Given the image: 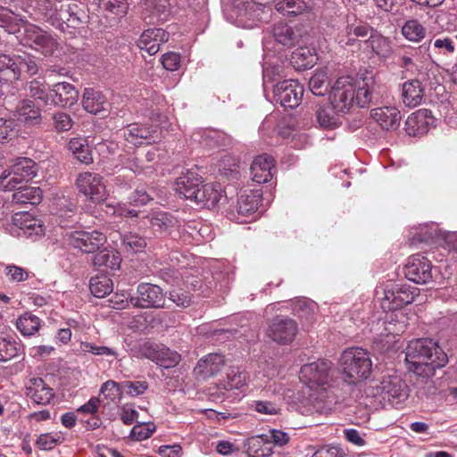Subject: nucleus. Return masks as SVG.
I'll return each mask as SVG.
<instances>
[{
	"instance_id": "f257e3e1",
	"label": "nucleus",
	"mask_w": 457,
	"mask_h": 457,
	"mask_svg": "<svg viewBox=\"0 0 457 457\" xmlns=\"http://www.w3.org/2000/svg\"><path fill=\"white\" fill-rule=\"evenodd\" d=\"M6 169L0 176V189L4 191L17 190L12 201L36 204L40 200L38 187H28L25 184L36 176V164L29 158L4 161Z\"/></svg>"
},
{
	"instance_id": "f03ea898",
	"label": "nucleus",
	"mask_w": 457,
	"mask_h": 457,
	"mask_svg": "<svg viewBox=\"0 0 457 457\" xmlns=\"http://www.w3.org/2000/svg\"><path fill=\"white\" fill-rule=\"evenodd\" d=\"M404 354L408 369L423 377L433 376L436 368L447 362V355L429 339L411 341Z\"/></svg>"
},
{
	"instance_id": "7ed1b4c3",
	"label": "nucleus",
	"mask_w": 457,
	"mask_h": 457,
	"mask_svg": "<svg viewBox=\"0 0 457 457\" xmlns=\"http://www.w3.org/2000/svg\"><path fill=\"white\" fill-rule=\"evenodd\" d=\"M330 362L319 360L302 367L300 371V380L306 386L309 397L312 401H322L326 391L325 386L328 384L332 378L330 370Z\"/></svg>"
},
{
	"instance_id": "20e7f679",
	"label": "nucleus",
	"mask_w": 457,
	"mask_h": 457,
	"mask_svg": "<svg viewBox=\"0 0 457 457\" xmlns=\"http://www.w3.org/2000/svg\"><path fill=\"white\" fill-rule=\"evenodd\" d=\"M371 366L369 353L359 347L345 350L339 360L343 379L349 384H355L367 378L370 374Z\"/></svg>"
},
{
	"instance_id": "39448f33",
	"label": "nucleus",
	"mask_w": 457,
	"mask_h": 457,
	"mask_svg": "<svg viewBox=\"0 0 457 457\" xmlns=\"http://www.w3.org/2000/svg\"><path fill=\"white\" fill-rule=\"evenodd\" d=\"M413 293H409L406 289L402 287H395L392 289H386L385 291V296L382 299V308L386 311H394L390 316V321L386 330L388 333L399 334L403 332L405 325L401 320L404 318V313L400 309L403 304L411 303L413 301Z\"/></svg>"
},
{
	"instance_id": "423d86ee",
	"label": "nucleus",
	"mask_w": 457,
	"mask_h": 457,
	"mask_svg": "<svg viewBox=\"0 0 457 457\" xmlns=\"http://www.w3.org/2000/svg\"><path fill=\"white\" fill-rule=\"evenodd\" d=\"M355 81L350 77L339 78L332 87L330 103L334 112H346L354 104Z\"/></svg>"
},
{
	"instance_id": "0eeeda50",
	"label": "nucleus",
	"mask_w": 457,
	"mask_h": 457,
	"mask_svg": "<svg viewBox=\"0 0 457 457\" xmlns=\"http://www.w3.org/2000/svg\"><path fill=\"white\" fill-rule=\"evenodd\" d=\"M377 394L393 406L397 407L407 400L409 393L407 385L395 375L384 377L376 385Z\"/></svg>"
},
{
	"instance_id": "6e6552de",
	"label": "nucleus",
	"mask_w": 457,
	"mask_h": 457,
	"mask_svg": "<svg viewBox=\"0 0 457 457\" xmlns=\"http://www.w3.org/2000/svg\"><path fill=\"white\" fill-rule=\"evenodd\" d=\"M66 237L71 245L86 253L99 250L106 243V237L96 230H72L67 231Z\"/></svg>"
},
{
	"instance_id": "1a4fd4ad",
	"label": "nucleus",
	"mask_w": 457,
	"mask_h": 457,
	"mask_svg": "<svg viewBox=\"0 0 457 457\" xmlns=\"http://www.w3.org/2000/svg\"><path fill=\"white\" fill-rule=\"evenodd\" d=\"M76 185L80 193L93 202H102L106 197L105 186L102 178L96 173L83 172L78 176Z\"/></svg>"
},
{
	"instance_id": "9d476101",
	"label": "nucleus",
	"mask_w": 457,
	"mask_h": 457,
	"mask_svg": "<svg viewBox=\"0 0 457 457\" xmlns=\"http://www.w3.org/2000/svg\"><path fill=\"white\" fill-rule=\"evenodd\" d=\"M131 303L136 307L160 308L165 305L162 289L153 284H141L137 287V296L130 298Z\"/></svg>"
},
{
	"instance_id": "9b49d317",
	"label": "nucleus",
	"mask_w": 457,
	"mask_h": 457,
	"mask_svg": "<svg viewBox=\"0 0 457 457\" xmlns=\"http://www.w3.org/2000/svg\"><path fill=\"white\" fill-rule=\"evenodd\" d=\"M303 94V87L295 80H284L276 85L274 97L286 108L296 107Z\"/></svg>"
},
{
	"instance_id": "f8f14e48",
	"label": "nucleus",
	"mask_w": 457,
	"mask_h": 457,
	"mask_svg": "<svg viewBox=\"0 0 457 457\" xmlns=\"http://www.w3.org/2000/svg\"><path fill=\"white\" fill-rule=\"evenodd\" d=\"M405 276L417 284L428 283L433 277L429 261L419 254L411 256L405 266Z\"/></svg>"
},
{
	"instance_id": "ddd939ff",
	"label": "nucleus",
	"mask_w": 457,
	"mask_h": 457,
	"mask_svg": "<svg viewBox=\"0 0 457 457\" xmlns=\"http://www.w3.org/2000/svg\"><path fill=\"white\" fill-rule=\"evenodd\" d=\"M296 331V323L293 320L276 318L270 324L267 334L277 343L288 344L295 338Z\"/></svg>"
},
{
	"instance_id": "4468645a",
	"label": "nucleus",
	"mask_w": 457,
	"mask_h": 457,
	"mask_svg": "<svg viewBox=\"0 0 457 457\" xmlns=\"http://www.w3.org/2000/svg\"><path fill=\"white\" fill-rule=\"evenodd\" d=\"M125 140L133 145H139L144 143L151 144L159 138V131L154 128L145 125L131 124L123 131Z\"/></svg>"
},
{
	"instance_id": "2eb2a0df",
	"label": "nucleus",
	"mask_w": 457,
	"mask_h": 457,
	"mask_svg": "<svg viewBox=\"0 0 457 457\" xmlns=\"http://www.w3.org/2000/svg\"><path fill=\"white\" fill-rule=\"evenodd\" d=\"M194 201L209 209L216 207L221 201H225L220 184L208 183L200 185L196 195H194Z\"/></svg>"
},
{
	"instance_id": "dca6fc26",
	"label": "nucleus",
	"mask_w": 457,
	"mask_h": 457,
	"mask_svg": "<svg viewBox=\"0 0 457 457\" xmlns=\"http://www.w3.org/2000/svg\"><path fill=\"white\" fill-rule=\"evenodd\" d=\"M12 221L28 237L36 239L44 234L42 220L29 212H16L12 217Z\"/></svg>"
},
{
	"instance_id": "f3484780",
	"label": "nucleus",
	"mask_w": 457,
	"mask_h": 457,
	"mask_svg": "<svg viewBox=\"0 0 457 457\" xmlns=\"http://www.w3.org/2000/svg\"><path fill=\"white\" fill-rule=\"evenodd\" d=\"M143 354L157 362L161 366L170 368L179 362L180 356L176 352L170 351L169 348L160 346L154 344L146 345Z\"/></svg>"
},
{
	"instance_id": "a211bd4d",
	"label": "nucleus",
	"mask_w": 457,
	"mask_h": 457,
	"mask_svg": "<svg viewBox=\"0 0 457 457\" xmlns=\"http://www.w3.org/2000/svg\"><path fill=\"white\" fill-rule=\"evenodd\" d=\"M168 37L169 34L162 29H148L140 36L137 46L150 55H154L159 51L160 45L168 41Z\"/></svg>"
},
{
	"instance_id": "6ab92c4d",
	"label": "nucleus",
	"mask_w": 457,
	"mask_h": 457,
	"mask_svg": "<svg viewBox=\"0 0 457 457\" xmlns=\"http://www.w3.org/2000/svg\"><path fill=\"white\" fill-rule=\"evenodd\" d=\"M79 92L69 83H57L51 89L49 104L72 105L78 101Z\"/></svg>"
},
{
	"instance_id": "aec40b11",
	"label": "nucleus",
	"mask_w": 457,
	"mask_h": 457,
	"mask_svg": "<svg viewBox=\"0 0 457 457\" xmlns=\"http://www.w3.org/2000/svg\"><path fill=\"white\" fill-rule=\"evenodd\" d=\"M433 118L430 112L420 109L411 113L406 120V130L409 135L419 136L427 133L428 127L432 125Z\"/></svg>"
},
{
	"instance_id": "412c9836",
	"label": "nucleus",
	"mask_w": 457,
	"mask_h": 457,
	"mask_svg": "<svg viewBox=\"0 0 457 457\" xmlns=\"http://www.w3.org/2000/svg\"><path fill=\"white\" fill-rule=\"evenodd\" d=\"M370 116L384 129H395L400 123V112L394 106L372 109Z\"/></svg>"
},
{
	"instance_id": "4be33fe9",
	"label": "nucleus",
	"mask_w": 457,
	"mask_h": 457,
	"mask_svg": "<svg viewBox=\"0 0 457 457\" xmlns=\"http://www.w3.org/2000/svg\"><path fill=\"white\" fill-rule=\"evenodd\" d=\"M273 158L268 154L256 157L251 165L253 180L265 183L272 177Z\"/></svg>"
},
{
	"instance_id": "5701e85b",
	"label": "nucleus",
	"mask_w": 457,
	"mask_h": 457,
	"mask_svg": "<svg viewBox=\"0 0 457 457\" xmlns=\"http://www.w3.org/2000/svg\"><path fill=\"white\" fill-rule=\"evenodd\" d=\"M201 184V178L195 171H187L181 175L176 181V191L186 198L194 201V195Z\"/></svg>"
},
{
	"instance_id": "b1692460",
	"label": "nucleus",
	"mask_w": 457,
	"mask_h": 457,
	"mask_svg": "<svg viewBox=\"0 0 457 457\" xmlns=\"http://www.w3.org/2000/svg\"><path fill=\"white\" fill-rule=\"evenodd\" d=\"M259 195L251 193L250 195L242 194L237 204V221L239 223L246 222V219L253 216L254 220L258 215Z\"/></svg>"
},
{
	"instance_id": "393cba45",
	"label": "nucleus",
	"mask_w": 457,
	"mask_h": 457,
	"mask_svg": "<svg viewBox=\"0 0 457 457\" xmlns=\"http://www.w3.org/2000/svg\"><path fill=\"white\" fill-rule=\"evenodd\" d=\"M106 99L104 96L93 88H85L82 95L83 108L93 114L105 111Z\"/></svg>"
},
{
	"instance_id": "a878e982",
	"label": "nucleus",
	"mask_w": 457,
	"mask_h": 457,
	"mask_svg": "<svg viewBox=\"0 0 457 457\" xmlns=\"http://www.w3.org/2000/svg\"><path fill=\"white\" fill-rule=\"evenodd\" d=\"M354 102L361 107L370 104L375 88V79L371 74L366 75L355 83Z\"/></svg>"
},
{
	"instance_id": "bb28decb",
	"label": "nucleus",
	"mask_w": 457,
	"mask_h": 457,
	"mask_svg": "<svg viewBox=\"0 0 457 457\" xmlns=\"http://www.w3.org/2000/svg\"><path fill=\"white\" fill-rule=\"evenodd\" d=\"M37 64L29 54L23 53L22 54H17L13 56L11 70L12 79H17L23 73L33 75L37 72Z\"/></svg>"
},
{
	"instance_id": "cd10ccee",
	"label": "nucleus",
	"mask_w": 457,
	"mask_h": 457,
	"mask_svg": "<svg viewBox=\"0 0 457 457\" xmlns=\"http://www.w3.org/2000/svg\"><path fill=\"white\" fill-rule=\"evenodd\" d=\"M28 395L38 404H46L53 397V392L42 378H33L27 388Z\"/></svg>"
},
{
	"instance_id": "c85d7f7f",
	"label": "nucleus",
	"mask_w": 457,
	"mask_h": 457,
	"mask_svg": "<svg viewBox=\"0 0 457 457\" xmlns=\"http://www.w3.org/2000/svg\"><path fill=\"white\" fill-rule=\"evenodd\" d=\"M29 33L28 37L37 50L46 55L54 52L56 43L50 35L39 29H34Z\"/></svg>"
},
{
	"instance_id": "c756f323",
	"label": "nucleus",
	"mask_w": 457,
	"mask_h": 457,
	"mask_svg": "<svg viewBox=\"0 0 457 457\" xmlns=\"http://www.w3.org/2000/svg\"><path fill=\"white\" fill-rule=\"evenodd\" d=\"M302 37L300 29L286 24H278L274 29V37L278 43L291 46L299 42Z\"/></svg>"
},
{
	"instance_id": "7c9ffc66",
	"label": "nucleus",
	"mask_w": 457,
	"mask_h": 457,
	"mask_svg": "<svg viewBox=\"0 0 457 457\" xmlns=\"http://www.w3.org/2000/svg\"><path fill=\"white\" fill-rule=\"evenodd\" d=\"M423 96V89L419 80H411L405 82L403 86V103L414 107L420 104Z\"/></svg>"
},
{
	"instance_id": "2f4dec72",
	"label": "nucleus",
	"mask_w": 457,
	"mask_h": 457,
	"mask_svg": "<svg viewBox=\"0 0 457 457\" xmlns=\"http://www.w3.org/2000/svg\"><path fill=\"white\" fill-rule=\"evenodd\" d=\"M94 265L115 270L120 267V257L113 249L104 248L99 251L93 260Z\"/></svg>"
},
{
	"instance_id": "473e14b6",
	"label": "nucleus",
	"mask_w": 457,
	"mask_h": 457,
	"mask_svg": "<svg viewBox=\"0 0 457 457\" xmlns=\"http://www.w3.org/2000/svg\"><path fill=\"white\" fill-rule=\"evenodd\" d=\"M224 363V359L221 355L214 353L209 354L204 359L199 361L197 366L195 368V372L200 376L212 375L220 370V367Z\"/></svg>"
},
{
	"instance_id": "72a5a7b5",
	"label": "nucleus",
	"mask_w": 457,
	"mask_h": 457,
	"mask_svg": "<svg viewBox=\"0 0 457 457\" xmlns=\"http://www.w3.org/2000/svg\"><path fill=\"white\" fill-rule=\"evenodd\" d=\"M402 34L409 41L420 42L426 35V29L419 21L410 19L403 25Z\"/></svg>"
},
{
	"instance_id": "f704fd0d",
	"label": "nucleus",
	"mask_w": 457,
	"mask_h": 457,
	"mask_svg": "<svg viewBox=\"0 0 457 457\" xmlns=\"http://www.w3.org/2000/svg\"><path fill=\"white\" fill-rule=\"evenodd\" d=\"M68 147L78 161L84 163L92 162L91 151L85 139L80 137L72 138L70 140Z\"/></svg>"
},
{
	"instance_id": "c9c22d12",
	"label": "nucleus",
	"mask_w": 457,
	"mask_h": 457,
	"mask_svg": "<svg viewBox=\"0 0 457 457\" xmlns=\"http://www.w3.org/2000/svg\"><path fill=\"white\" fill-rule=\"evenodd\" d=\"M315 62L316 57L308 47L295 49L291 56V62L296 69H306L312 66Z\"/></svg>"
},
{
	"instance_id": "e433bc0d",
	"label": "nucleus",
	"mask_w": 457,
	"mask_h": 457,
	"mask_svg": "<svg viewBox=\"0 0 457 457\" xmlns=\"http://www.w3.org/2000/svg\"><path fill=\"white\" fill-rule=\"evenodd\" d=\"M312 0H283L277 4V10L283 14H299L310 8Z\"/></svg>"
},
{
	"instance_id": "4c0bfd02",
	"label": "nucleus",
	"mask_w": 457,
	"mask_h": 457,
	"mask_svg": "<svg viewBox=\"0 0 457 457\" xmlns=\"http://www.w3.org/2000/svg\"><path fill=\"white\" fill-rule=\"evenodd\" d=\"M112 290V281L106 275L96 276L90 280V291L96 297H104Z\"/></svg>"
},
{
	"instance_id": "58836bf2",
	"label": "nucleus",
	"mask_w": 457,
	"mask_h": 457,
	"mask_svg": "<svg viewBox=\"0 0 457 457\" xmlns=\"http://www.w3.org/2000/svg\"><path fill=\"white\" fill-rule=\"evenodd\" d=\"M16 327L22 335L31 336L39 329L40 320L35 315L25 313L17 320Z\"/></svg>"
},
{
	"instance_id": "ea45409f",
	"label": "nucleus",
	"mask_w": 457,
	"mask_h": 457,
	"mask_svg": "<svg viewBox=\"0 0 457 457\" xmlns=\"http://www.w3.org/2000/svg\"><path fill=\"white\" fill-rule=\"evenodd\" d=\"M311 91L317 96L323 95L327 92L329 80L326 71H320L316 72L310 79L309 82Z\"/></svg>"
},
{
	"instance_id": "a19ab883",
	"label": "nucleus",
	"mask_w": 457,
	"mask_h": 457,
	"mask_svg": "<svg viewBox=\"0 0 457 457\" xmlns=\"http://www.w3.org/2000/svg\"><path fill=\"white\" fill-rule=\"evenodd\" d=\"M316 118L319 125L322 128L332 129L338 124L337 115L329 107H319L316 112Z\"/></svg>"
},
{
	"instance_id": "79ce46f5",
	"label": "nucleus",
	"mask_w": 457,
	"mask_h": 457,
	"mask_svg": "<svg viewBox=\"0 0 457 457\" xmlns=\"http://www.w3.org/2000/svg\"><path fill=\"white\" fill-rule=\"evenodd\" d=\"M368 44L378 55L382 57H386L391 52L389 41L380 35H370Z\"/></svg>"
},
{
	"instance_id": "37998d69",
	"label": "nucleus",
	"mask_w": 457,
	"mask_h": 457,
	"mask_svg": "<svg viewBox=\"0 0 457 457\" xmlns=\"http://www.w3.org/2000/svg\"><path fill=\"white\" fill-rule=\"evenodd\" d=\"M370 33V28L359 22L358 24H353L351 26H348L345 31V37H347V40L345 41V39L342 37L340 39L341 43L352 44L354 40H356L359 37H365Z\"/></svg>"
},
{
	"instance_id": "c03bdc74",
	"label": "nucleus",
	"mask_w": 457,
	"mask_h": 457,
	"mask_svg": "<svg viewBox=\"0 0 457 457\" xmlns=\"http://www.w3.org/2000/svg\"><path fill=\"white\" fill-rule=\"evenodd\" d=\"M58 0H33L29 5L48 18H54L57 12Z\"/></svg>"
},
{
	"instance_id": "a18cd8bd",
	"label": "nucleus",
	"mask_w": 457,
	"mask_h": 457,
	"mask_svg": "<svg viewBox=\"0 0 457 457\" xmlns=\"http://www.w3.org/2000/svg\"><path fill=\"white\" fill-rule=\"evenodd\" d=\"M246 376L239 370H231L223 384L225 390L240 389L245 385Z\"/></svg>"
},
{
	"instance_id": "49530a36",
	"label": "nucleus",
	"mask_w": 457,
	"mask_h": 457,
	"mask_svg": "<svg viewBox=\"0 0 457 457\" xmlns=\"http://www.w3.org/2000/svg\"><path fill=\"white\" fill-rule=\"evenodd\" d=\"M62 441L63 436L61 433L42 434L37 440V445L41 450H51Z\"/></svg>"
},
{
	"instance_id": "de8ad7c7",
	"label": "nucleus",
	"mask_w": 457,
	"mask_h": 457,
	"mask_svg": "<svg viewBox=\"0 0 457 457\" xmlns=\"http://www.w3.org/2000/svg\"><path fill=\"white\" fill-rule=\"evenodd\" d=\"M17 353L16 344L8 338L4 332L0 333V360H8Z\"/></svg>"
},
{
	"instance_id": "09e8293b",
	"label": "nucleus",
	"mask_w": 457,
	"mask_h": 457,
	"mask_svg": "<svg viewBox=\"0 0 457 457\" xmlns=\"http://www.w3.org/2000/svg\"><path fill=\"white\" fill-rule=\"evenodd\" d=\"M29 91L32 97L42 101L46 105L49 104L51 90L47 91L44 83L39 80L31 81Z\"/></svg>"
},
{
	"instance_id": "8fccbe9b",
	"label": "nucleus",
	"mask_w": 457,
	"mask_h": 457,
	"mask_svg": "<svg viewBox=\"0 0 457 457\" xmlns=\"http://www.w3.org/2000/svg\"><path fill=\"white\" fill-rule=\"evenodd\" d=\"M260 440L264 444H274L278 446L285 445L288 440V436L279 430H270L268 434L262 435L259 436Z\"/></svg>"
},
{
	"instance_id": "3c124183",
	"label": "nucleus",
	"mask_w": 457,
	"mask_h": 457,
	"mask_svg": "<svg viewBox=\"0 0 457 457\" xmlns=\"http://www.w3.org/2000/svg\"><path fill=\"white\" fill-rule=\"evenodd\" d=\"M253 408L262 415L274 416L281 412V406L271 401H257L254 403Z\"/></svg>"
},
{
	"instance_id": "603ef678",
	"label": "nucleus",
	"mask_w": 457,
	"mask_h": 457,
	"mask_svg": "<svg viewBox=\"0 0 457 457\" xmlns=\"http://www.w3.org/2000/svg\"><path fill=\"white\" fill-rule=\"evenodd\" d=\"M151 226L154 231H162L171 227L172 218L165 212H157L151 217Z\"/></svg>"
},
{
	"instance_id": "864d4df0",
	"label": "nucleus",
	"mask_w": 457,
	"mask_h": 457,
	"mask_svg": "<svg viewBox=\"0 0 457 457\" xmlns=\"http://www.w3.org/2000/svg\"><path fill=\"white\" fill-rule=\"evenodd\" d=\"M80 351L83 353H92L96 355H103V356H113L117 357V353L111 348L97 345L88 342H81L80 343Z\"/></svg>"
},
{
	"instance_id": "5fc2aeb1",
	"label": "nucleus",
	"mask_w": 457,
	"mask_h": 457,
	"mask_svg": "<svg viewBox=\"0 0 457 457\" xmlns=\"http://www.w3.org/2000/svg\"><path fill=\"white\" fill-rule=\"evenodd\" d=\"M155 431V426L150 422H144L134 426L131 431V436L136 440H144L152 436Z\"/></svg>"
},
{
	"instance_id": "6e6d98bb",
	"label": "nucleus",
	"mask_w": 457,
	"mask_h": 457,
	"mask_svg": "<svg viewBox=\"0 0 457 457\" xmlns=\"http://www.w3.org/2000/svg\"><path fill=\"white\" fill-rule=\"evenodd\" d=\"M101 394L111 401L115 400L120 397L123 394V390L121 388V383L117 384L112 380H108L105 382L101 388Z\"/></svg>"
},
{
	"instance_id": "4d7b16f0",
	"label": "nucleus",
	"mask_w": 457,
	"mask_h": 457,
	"mask_svg": "<svg viewBox=\"0 0 457 457\" xmlns=\"http://www.w3.org/2000/svg\"><path fill=\"white\" fill-rule=\"evenodd\" d=\"M104 8L116 16H124L128 11V4L124 0H106L103 2Z\"/></svg>"
},
{
	"instance_id": "13d9d810",
	"label": "nucleus",
	"mask_w": 457,
	"mask_h": 457,
	"mask_svg": "<svg viewBox=\"0 0 457 457\" xmlns=\"http://www.w3.org/2000/svg\"><path fill=\"white\" fill-rule=\"evenodd\" d=\"M123 244L127 249L133 252H140L146 245L145 240L143 237L132 233L124 236Z\"/></svg>"
},
{
	"instance_id": "bf43d9fd",
	"label": "nucleus",
	"mask_w": 457,
	"mask_h": 457,
	"mask_svg": "<svg viewBox=\"0 0 457 457\" xmlns=\"http://www.w3.org/2000/svg\"><path fill=\"white\" fill-rule=\"evenodd\" d=\"M121 388L123 390V394H127L131 396H137L145 392L147 389V384L143 381H124L121 383Z\"/></svg>"
},
{
	"instance_id": "052dcab7",
	"label": "nucleus",
	"mask_w": 457,
	"mask_h": 457,
	"mask_svg": "<svg viewBox=\"0 0 457 457\" xmlns=\"http://www.w3.org/2000/svg\"><path fill=\"white\" fill-rule=\"evenodd\" d=\"M433 47L439 54H448L454 52V43L449 37H438L433 42Z\"/></svg>"
},
{
	"instance_id": "680f3d73",
	"label": "nucleus",
	"mask_w": 457,
	"mask_h": 457,
	"mask_svg": "<svg viewBox=\"0 0 457 457\" xmlns=\"http://www.w3.org/2000/svg\"><path fill=\"white\" fill-rule=\"evenodd\" d=\"M54 127L56 131H68L72 127V120L70 115L64 112H58L54 116Z\"/></svg>"
},
{
	"instance_id": "e2e57ef3",
	"label": "nucleus",
	"mask_w": 457,
	"mask_h": 457,
	"mask_svg": "<svg viewBox=\"0 0 457 457\" xmlns=\"http://www.w3.org/2000/svg\"><path fill=\"white\" fill-rule=\"evenodd\" d=\"M437 242L449 249L457 251V232L439 231Z\"/></svg>"
},
{
	"instance_id": "0e129e2a",
	"label": "nucleus",
	"mask_w": 457,
	"mask_h": 457,
	"mask_svg": "<svg viewBox=\"0 0 457 457\" xmlns=\"http://www.w3.org/2000/svg\"><path fill=\"white\" fill-rule=\"evenodd\" d=\"M14 136L13 121L0 119V143L11 140Z\"/></svg>"
},
{
	"instance_id": "69168bd1",
	"label": "nucleus",
	"mask_w": 457,
	"mask_h": 457,
	"mask_svg": "<svg viewBox=\"0 0 457 457\" xmlns=\"http://www.w3.org/2000/svg\"><path fill=\"white\" fill-rule=\"evenodd\" d=\"M169 299L181 307H187L190 303L188 294L182 289H174L170 292Z\"/></svg>"
},
{
	"instance_id": "338daca9",
	"label": "nucleus",
	"mask_w": 457,
	"mask_h": 457,
	"mask_svg": "<svg viewBox=\"0 0 457 457\" xmlns=\"http://www.w3.org/2000/svg\"><path fill=\"white\" fill-rule=\"evenodd\" d=\"M120 416L124 424L130 425L137 420L138 413L130 405L126 404L120 407Z\"/></svg>"
},
{
	"instance_id": "774afa93",
	"label": "nucleus",
	"mask_w": 457,
	"mask_h": 457,
	"mask_svg": "<svg viewBox=\"0 0 457 457\" xmlns=\"http://www.w3.org/2000/svg\"><path fill=\"white\" fill-rule=\"evenodd\" d=\"M104 211L110 215L114 216H136L137 213L133 210H127L121 205H113L112 204H105Z\"/></svg>"
}]
</instances>
